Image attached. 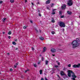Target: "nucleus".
<instances>
[{"mask_svg":"<svg viewBox=\"0 0 80 80\" xmlns=\"http://www.w3.org/2000/svg\"><path fill=\"white\" fill-rule=\"evenodd\" d=\"M62 9V10H65L66 8V5L63 4V5L61 7Z\"/></svg>","mask_w":80,"mask_h":80,"instance_id":"obj_5","label":"nucleus"},{"mask_svg":"<svg viewBox=\"0 0 80 80\" xmlns=\"http://www.w3.org/2000/svg\"><path fill=\"white\" fill-rule=\"evenodd\" d=\"M15 50H18V48H16Z\"/></svg>","mask_w":80,"mask_h":80,"instance_id":"obj_44","label":"nucleus"},{"mask_svg":"<svg viewBox=\"0 0 80 80\" xmlns=\"http://www.w3.org/2000/svg\"><path fill=\"white\" fill-rule=\"evenodd\" d=\"M31 4H32V5H34V4H33V3L32 2V3H31Z\"/></svg>","mask_w":80,"mask_h":80,"instance_id":"obj_39","label":"nucleus"},{"mask_svg":"<svg viewBox=\"0 0 80 80\" xmlns=\"http://www.w3.org/2000/svg\"><path fill=\"white\" fill-rule=\"evenodd\" d=\"M51 51L52 52H56V49L54 48H52L51 50Z\"/></svg>","mask_w":80,"mask_h":80,"instance_id":"obj_6","label":"nucleus"},{"mask_svg":"<svg viewBox=\"0 0 80 80\" xmlns=\"http://www.w3.org/2000/svg\"><path fill=\"white\" fill-rule=\"evenodd\" d=\"M42 61H43V57H42Z\"/></svg>","mask_w":80,"mask_h":80,"instance_id":"obj_38","label":"nucleus"},{"mask_svg":"<svg viewBox=\"0 0 80 80\" xmlns=\"http://www.w3.org/2000/svg\"><path fill=\"white\" fill-rule=\"evenodd\" d=\"M10 70L11 72H12V71H13V69H12V68H11L10 69Z\"/></svg>","mask_w":80,"mask_h":80,"instance_id":"obj_28","label":"nucleus"},{"mask_svg":"<svg viewBox=\"0 0 80 80\" xmlns=\"http://www.w3.org/2000/svg\"><path fill=\"white\" fill-rule=\"evenodd\" d=\"M10 55V53H8V55Z\"/></svg>","mask_w":80,"mask_h":80,"instance_id":"obj_45","label":"nucleus"},{"mask_svg":"<svg viewBox=\"0 0 80 80\" xmlns=\"http://www.w3.org/2000/svg\"><path fill=\"white\" fill-rule=\"evenodd\" d=\"M67 13H68V14L69 15H71L72 13V12L70 11H68L67 12Z\"/></svg>","mask_w":80,"mask_h":80,"instance_id":"obj_8","label":"nucleus"},{"mask_svg":"<svg viewBox=\"0 0 80 80\" xmlns=\"http://www.w3.org/2000/svg\"><path fill=\"white\" fill-rule=\"evenodd\" d=\"M64 17H65V16L64 15H63V16L61 15L60 18H63Z\"/></svg>","mask_w":80,"mask_h":80,"instance_id":"obj_20","label":"nucleus"},{"mask_svg":"<svg viewBox=\"0 0 80 80\" xmlns=\"http://www.w3.org/2000/svg\"><path fill=\"white\" fill-rule=\"evenodd\" d=\"M40 62H38V65H39V64H40Z\"/></svg>","mask_w":80,"mask_h":80,"instance_id":"obj_36","label":"nucleus"},{"mask_svg":"<svg viewBox=\"0 0 80 80\" xmlns=\"http://www.w3.org/2000/svg\"><path fill=\"white\" fill-rule=\"evenodd\" d=\"M10 2L11 3H13L14 2V0H10Z\"/></svg>","mask_w":80,"mask_h":80,"instance_id":"obj_17","label":"nucleus"},{"mask_svg":"<svg viewBox=\"0 0 80 80\" xmlns=\"http://www.w3.org/2000/svg\"><path fill=\"white\" fill-rule=\"evenodd\" d=\"M40 33H41V30H40Z\"/></svg>","mask_w":80,"mask_h":80,"instance_id":"obj_55","label":"nucleus"},{"mask_svg":"<svg viewBox=\"0 0 80 80\" xmlns=\"http://www.w3.org/2000/svg\"><path fill=\"white\" fill-rule=\"evenodd\" d=\"M59 15H60V12H59Z\"/></svg>","mask_w":80,"mask_h":80,"instance_id":"obj_54","label":"nucleus"},{"mask_svg":"<svg viewBox=\"0 0 80 80\" xmlns=\"http://www.w3.org/2000/svg\"><path fill=\"white\" fill-rule=\"evenodd\" d=\"M46 65H48V61H45Z\"/></svg>","mask_w":80,"mask_h":80,"instance_id":"obj_11","label":"nucleus"},{"mask_svg":"<svg viewBox=\"0 0 80 80\" xmlns=\"http://www.w3.org/2000/svg\"><path fill=\"white\" fill-rule=\"evenodd\" d=\"M60 74L61 76H66V74H65L64 72L63 71H61Z\"/></svg>","mask_w":80,"mask_h":80,"instance_id":"obj_4","label":"nucleus"},{"mask_svg":"<svg viewBox=\"0 0 80 80\" xmlns=\"http://www.w3.org/2000/svg\"><path fill=\"white\" fill-rule=\"evenodd\" d=\"M58 64L59 65H60V62H58Z\"/></svg>","mask_w":80,"mask_h":80,"instance_id":"obj_40","label":"nucleus"},{"mask_svg":"<svg viewBox=\"0 0 80 80\" xmlns=\"http://www.w3.org/2000/svg\"><path fill=\"white\" fill-rule=\"evenodd\" d=\"M50 3V0H48L46 2V4H49Z\"/></svg>","mask_w":80,"mask_h":80,"instance_id":"obj_7","label":"nucleus"},{"mask_svg":"<svg viewBox=\"0 0 80 80\" xmlns=\"http://www.w3.org/2000/svg\"><path fill=\"white\" fill-rule=\"evenodd\" d=\"M32 50H35V49H34V48L33 47H32Z\"/></svg>","mask_w":80,"mask_h":80,"instance_id":"obj_29","label":"nucleus"},{"mask_svg":"<svg viewBox=\"0 0 80 80\" xmlns=\"http://www.w3.org/2000/svg\"><path fill=\"white\" fill-rule=\"evenodd\" d=\"M24 29H26L27 28V26H24L23 27Z\"/></svg>","mask_w":80,"mask_h":80,"instance_id":"obj_22","label":"nucleus"},{"mask_svg":"<svg viewBox=\"0 0 80 80\" xmlns=\"http://www.w3.org/2000/svg\"><path fill=\"white\" fill-rule=\"evenodd\" d=\"M30 22L31 23H33V21L32 20H30Z\"/></svg>","mask_w":80,"mask_h":80,"instance_id":"obj_32","label":"nucleus"},{"mask_svg":"<svg viewBox=\"0 0 80 80\" xmlns=\"http://www.w3.org/2000/svg\"><path fill=\"white\" fill-rule=\"evenodd\" d=\"M54 67H55V68H58V66L57 65H55L54 66Z\"/></svg>","mask_w":80,"mask_h":80,"instance_id":"obj_26","label":"nucleus"},{"mask_svg":"<svg viewBox=\"0 0 80 80\" xmlns=\"http://www.w3.org/2000/svg\"><path fill=\"white\" fill-rule=\"evenodd\" d=\"M63 70H65V68H64Z\"/></svg>","mask_w":80,"mask_h":80,"instance_id":"obj_46","label":"nucleus"},{"mask_svg":"<svg viewBox=\"0 0 80 80\" xmlns=\"http://www.w3.org/2000/svg\"><path fill=\"white\" fill-rule=\"evenodd\" d=\"M55 21L54 20V19L52 18V19L51 21V22H52V23H55Z\"/></svg>","mask_w":80,"mask_h":80,"instance_id":"obj_10","label":"nucleus"},{"mask_svg":"<svg viewBox=\"0 0 80 80\" xmlns=\"http://www.w3.org/2000/svg\"><path fill=\"white\" fill-rule=\"evenodd\" d=\"M60 27H65V24L64 22H60Z\"/></svg>","mask_w":80,"mask_h":80,"instance_id":"obj_3","label":"nucleus"},{"mask_svg":"<svg viewBox=\"0 0 80 80\" xmlns=\"http://www.w3.org/2000/svg\"><path fill=\"white\" fill-rule=\"evenodd\" d=\"M47 8L48 9V10H50V9H49V8H48V7H47Z\"/></svg>","mask_w":80,"mask_h":80,"instance_id":"obj_48","label":"nucleus"},{"mask_svg":"<svg viewBox=\"0 0 80 80\" xmlns=\"http://www.w3.org/2000/svg\"><path fill=\"white\" fill-rule=\"evenodd\" d=\"M68 67H71V64H69L68 65Z\"/></svg>","mask_w":80,"mask_h":80,"instance_id":"obj_27","label":"nucleus"},{"mask_svg":"<svg viewBox=\"0 0 80 80\" xmlns=\"http://www.w3.org/2000/svg\"><path fill=\"white\" fill-rule=\"evenodd\" d=\"M52 14L53 15H54V14H55V12H54V11H52Z\"/></svg>","mask_w":80,"mask_h":80,"instance_id":"obj_23","label":"nucleus"},{"mask_svg":"<svg viewBox=\"0 0 80 80\" xmlns=\"http://www.w3.org/2000/svg\"><path fill=\"white\" fill-rule=\"evenodd\" d=\"M79 18H80V15L79 16Z\"/></svg>","mask_w":80,"mask_h":80,"instance_id":"obj_59","label":"nucleus"},{"mask_svg":"<svg viewBox=\"0 0 80 80\" xmlns=\"http://www.w3.org/2000/svg\"><path fill=\"white\" fill-rule=\"evenodd\" d=\"M37 5H38V4H40V2H38L37 3Z\"/></svg>","mask_w":80,"mask_h":80,"instance_id":"obj_30","label":"nucleus"},{"mask_svg":"<svg viewBox=\"0 0 80 80\" xmlns=\"http://www.w3.org/2000/svg\"><path fill=\"white\" fill-rule=\"evenodd\" d=\"M17 40H18V39H17L14 40V41H15V42H17Z\"/></svg>","mask_w":80,"mask_h":80,"instance_id":"obj_33","label":"nucleus"},{"mask_svg":"<svg viewBox=\"0 0 80 80\" xmlns=\"http://www.w3.org/2000/svg\"><path fill=\"white\" fill-rule=\"evenodd\" d=\"M40 40H44V38H43V37H40Z\"/></svg>","mask_w":80,"mask_h":80,"instance_id":"obj_14","label":"nucleus"},{"mask_svg":"<svg viewBox=\"0 0 80 80\" xmlns=\"http://www.w3.org/2000/svg\"><path fill=\"white\" fill-rule=\"evenodd\" d=\"M40 73V75H41V74H42V70H40L39 71Z\"/></svg>","mask_w":80,"mask_h":80,"instance_id":"obj_13","label":"nucleus"},{"mask_svg":"<svg viewBox=\"0 0 80 80\" xmlns=\"http://www.w3.org/2000/svg\"><path fill=\"white\" fill-rule=\"evenodd\" d=\"M39 17H41V14L39 13Z\"/></svg>","mask_w":80,"mask_h":80,"instance_id":"obj_37","label":"nucleus"},{"mask_svg":"<svg viewBox=\"0 0 80 80\" xmlns=\"http://www.w3.org/2000/svg\"><path fill=\"white\" fill-rule=\"evenodd\" d=\"M3 3V1H0V3Z\"/></svg>","mask_w":80,"mask_h":80,"instance_id":"obj_31","label":"nucleus"},{"mask_svg":"<svg viewBox=\"0 0 80 80\" xmlns=\"http://www.w3.org/2000/svg\"><path fill=\"white\" fill-rule=\"evenodd\" d=\"M8 38H9V39H10V38H11V37H10V36H9L8 37Z\"/></svg>","mask_w":80,"mask_h":80,"instance_id":"obj_34","label":"nucleus"},{"mask_svg":"<svg viewBox=\"0 0 80 80\" xmlns=\"http://www.w3.org/2000/svg\"><path fill=\"white\" fill-rule=\"evenodd\" d=\"M54 10H56V9H54L52 10V11H54Z\"/></svg>","mask_w":80,"mask_h":80,"instance_id":"obj_47","label":"nucleus"},{"mask_svg":"<svg viewBox=\"0 0 80 80\" xmlns=\"http://www.w3.org/2000/svg\"><path fill=\"white\" fill-rule=\"evenodd\" d=\"M72 0H69L68 1L67 5L68 6H72L73 5V2H72Z\"/></svg>","mask_w":80,"mask_h":80,"instance_id":"obj_1","label":"nucleus"},{"mask_svg":"<svg viewBox=\"0 0 80 80\" xmlns=\"http://www.w3.org/2000/svg\"><path fill=\"white\" fill-rule=\"evenodd\" d=\"M59 26H60V22H59Z\"/></svg>","mask_w":80,"mask_h":80,"instance_id":"obj_51","label":"nucleus"},{"mask_svg":"<svg viewBox=\"0 0 80 80\" xmlns=\"http://www.w3.org/2000/svg\"><path fill=\"white\" fill-rule=\"evenodd\" d=\"M29 70V69H27L25 71V73H27V72H28Z\"/></svg>","mask_w":80,"mask_h":80,"instance_id":"obj_16","label":"nucleus"},{"mask_svg":"<svg viewBox=\"0 0 80 80\" xmlns=\"http://www.w3.org/2000/svg\"><path fill=\"white\" fill-rule=\"evenodd\" d=\"M52 56H55V55L54 54H52Z\"/></svg>","mask_w":80,"mask_h":80,"instance_id":"obj_50","label":"nucleus"},{"mask_svg":"<svg viewBox=\"0 0 80 80\" xmlns=\"http://www.w3.org/2000/svg\"><path fill=\"white\" fill-rule=\"evenodd\" d=\"M59 79L58 80H60V77H59V75H57Z\"/></svg>","mask_w":80,"mask_h":80,"instance_id":"obj_25","label":"nucleus"},{"mask_svg":"<svg viewBox=\"0 0 80 80\" xmlns=\"http://www.w3.org/2000/svg\"><path fill=\"white\" fill-rule=\"evenodd\" d=\"M62 14V11H60V14L61 15Z\"/></svg>","mask_w":80,"mask_h":80,"instance_id":"obj_49","label":"nucleus"},{"mask_svg":"<svg viewBox=\"0 0 80 80\" xmlns=\"http://www.w3.org/2000/svg\"><path fill=\"white\" fill-rule=\"evenodd\" d=\"M43 50H44V52H45V51H46V50H47V49H46V47H44V48Z\"/></svg>","mask_w":80,"mask_h":80,"instance_id":"obj_15","label":"nucleus"},{"mask_svg":"<svg viewBox=\"0 0 80 80\" xmlns=\"http://www.w3.org/2000/svg\"><path fill=\"white\" fill-rule=\"evenodd\" d=\"M36 31L37 33H38V30H37V29H36Z\"/></svg>","mask_w":80,"mask_h":80,"instance_id":"obj_35","label":"nucleus"},{"mask_svg":"<svg viewBox=\"0 0 80 80\" xmlns=\"http://www.w3.org/2000/svg\"><path fill=\"white\" fill-rule=\"evenodd\" d=\"M6 20H7V18H5L2 19V20L4 22H5Z\"/></svg>","mask_w":80,"mask_h":80,"instance_id":"obj_9","label":"nucleus"},{"mask_svg":"<svg viewBox=\"0 0 80 80\" xmlns=\"http://www.w3.org/2000/svg\"><path fill=\"white\" fill-rule=\"evenodd\" d=\"M2 33H3V34H4V33H5V32H2Z\"/></svg>","mask_w":80,"mask_h":80,"instance_id":"obj_52","label":"nucleus"},{"mask_svg":"<svg viewBox=\"0 0 80 80\" xmlns=\"http://www.w3.org/2000/svg\"><path fill=\"white\" fill-rule=\"evenodd\" d=\"M41 80H44V79L43 78H41Z\"/></svg>","mask_w":80,"mask_h":80,"instance_id":"obj_42","label":"nucleus"},{"mask_svg":"<svg viewBox=\"0 0 80 80\" xmlns=\"http://www.w3.org/2000/svg\"><path fill=\"white\" fill-rule=\"evenodd\" d=\"M52 35H54V34H55V33L54 31H52Z\"/></svg>","mask_w":80,"mask_h":80,"instance_id":"obj_24","label":"nucleus"},{"mask_svg":"<svg viewBox=\"0 0 80 80\" xmlns=\"http://www.w3.org/2000/svg\"><path fill=\"white\" fill-rule=\"evenodd\" d=\"M18 65V63H17L16 64H15L14 66L15 68H16V67H17V65Z\"/></svg>","mask_w":80,"mask_h":80,"instance_id":"obj_12","label":"nucleus"},{"mask_svg":"<svg viewBox=\"0 0 80 80\" xmlns=\"http://www.w3.org/2000/svg\"><path fill=\"white\" fill-rule=\"evenodd\" d=\"M33 65H34V67H37V64H33Z\"/></svg>","mask_w":80,"mask_h":80,"instance_id":"obj_21","label":"nucleus"},{"mask_svg":"<svg viewBox=\"0 0 80 80\" xmlns=\"http://www.w3.org/2000/svg\"><path fill=\"white\" fill-rule=\"evenodd\" d=\"M25 2H27V0H25Z\"/></svg>","mask_w":80,"mask_h":80,"instance_id":"obj_43","label":"nucleus"},{"mask_svg":"<svg viewBox=\"0 0 80 80\" xmlns=\"http://www.w3.org/2000/svg\"><path fill=\"white\" fill-rule=\"evenodd\" d=\"M72 67L73 68H80V64L78 63V65L74 64L72 66Z\"/></svg>","mask_w":80,"mask_h":80,"instance_id":"obj_2","label":"nucleus"},{"mask_svg":"<svg viewBox=\"0 0 80 80\" xmlns=\"http://www.w3.org/2000/svg\"><path fill=\"white\" fill-rule=\"evenodd\" d=\"M0 74H1V73H0Z\"/></svg>","mask_w":80,"mask_h":80,"instance_id":"obj_57","label":"nucleus"},{"mask_svg":"<svg viewBox=\"0 0 80 80\" xmlns=\"http://www.w3.org/2000/svg\"><path fill=\"white\" fill-rule=\"evenodd\" d=\"M12 43L13 45H16V42H12Z\"/></svg>","mask_w":80,"mask_h":80,"instance_id":"obj_19","label":"nucleus"},{"mask_svg":"<svg viewBox=\"0 0 80 80\" xmlns=\"http://www.w3.org/2000/svg\"><path fill=\"white\" fill-rule=\"evenodd\" d=\"M11 34H12V32H11V31H9L8 32V35H11Z\"/></svg>","mask_w":80,"mask_h":80,"instance_id":"obj_18","label":"nucleus"},{"mask_svg":"<svg viewBox=\"0 0 80 80\" xmlns=\"http://www.w3.org/2000/svg\"><path fill=\"white\" fill-rule=\"evenodd\" d=\"M64 31H65V29H62V32H64Z\"/></svg>","mask_w":80,"mask_h":80,"instance_id":"obj_41","label":"nucleus"},{"mask_svg":"<svg viewBox=\"0 0 80 80\" xmlns=\"http://www.w3.org/2000/svg\"><path fill=\"white\" fill-rule=\"evenodd\" d=\"M52 5H53V4H52Z\"/></svg>","mask_w":80,"mask_h":80,"instance_id":"obj_56","label":"nucleus"},{"mask_svg":"<svg viewBox=\"0 0 80 80\" xmlns=\"http://www.w3.org/2000/svg\"><path fill=\"white\" fill-rule=\"evenodd\" d=\"M51 7H53V5H51Z\"/></svg>","mask_w":80,"mask_h":80,"instance_id":"obj_53","label":"nucleus"},{"mask_svg":"<svg viewBox=\"0 0 80 80\" xmlns=\"http://www.w3.org/2000/svg\"><path fill=\"white\" fill-rule=\"evenodd\" d=\"M1 80H3V79H1Z\"/></svg>","mask_w":80,"mask_h":80,"instance_id":"obj_58","label":"nucleus"}]
</instances>
